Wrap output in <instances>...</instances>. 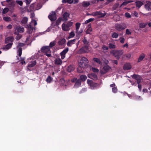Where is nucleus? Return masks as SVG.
Masks as SVG:
<instances>
[{"label":"nucleus","mask_w":151,"mask_h":151,"mask_svg":"<svg viewBox=\"0 0 151 151\" xmlns=\"http://www.w3.org/2000/svg\"><path fill=\"white\" fill-rule=\"evenodd\" d=\"M110 53L115 57L117 60H119L121 56L123 54V50H113L110 51Z\"/></svg>","instance_id":"nucleus-1"},{"label":"nucleus","mask_w":151,"mask_h":151,"mask_svg":"<svg viewBox=\"0 0 151 151\" xmlns=\"http://www.w3.org/2000/svg\"><path fill=\"white\" fill-rule=\"evenodd\" d=\"M40 50L48 57L51 56V51L50 49L47 46H43L41 48Z\"/></svg>","instance_id":"nucleus-2"},{"label":"nucleus","mask_w":151,"mask_h":151,"mask_svg":"<svg viewBox=\"0 0 151 151\" xmlns=\"http://www.w3.org/2000/svg\"><path fill=\"white\" fill-rule=\"evenodd\" d=\"M88 62V59L83 57L81 58L79 63V65L83 67H87Z\"/></svg>","instance_id":"nucleus-3"},{"label":"nucleus","mask_w":151,"mask_h":151,"mask_svg":"<svg viewBox=\"0 0 151 151\" xmlns=\"http://www.w3.org/2000/svg\"><path fill=\"white\" fill-rule=\"evenodd\" d=\"M126 27V24L123 23L120 24H116L115 25V29L118 31L123 30L125 29Z\"/></svg>","instance_id":"nucleus-4"},{"label":"nucleus","mask_w":151,"mask_h":151,"mask_svg":"<svg viewBox=\"0 0 151 151\" xmlns=\"http://www.w3.org/2000/svg\"><path fill=\"white\" fill-rule=\"evenodd\" d=\"M92 15L94 16H98V18H100L104 17L106 15V13L105 12H104V13H102L101 11H96Z\"/></svg>","instance_id":"nucleus-5"},{"label":"nucleus","mask_w":151,"mask_h":151,"mask_svg":"<svg viewBox=\"0 0 151 151\" xmlns=\"http://www.w3.org/2000/svg\"><path fill=\"white\" fill-rule=\"evenodd\" d=\"M131 77L133 79H135L137 84L140 83L142 78L141 76L136 74H134L131 76Z\"/></svg>","instance_id":"nucleus-6"},{"label":"nucleus","mask_w":151,"mask_h":151,"mask_svg":"<svg viewBox=\"0 0 151 151\" xmlns=\"http://www.w3.org/2000/svg\"><path fill=\"white\" fill-rule=\"evenodd\" d=\"M89 52L88 47L87 46H85L80 48L79 50V53L82 54L85 53H88Z\"/></svg>","instance_id":"nucleus-7"},{"label":"nucleus","mask_w":151,"mask_h":151,"mask_svg":"<svg viewBox=\"0 0 151 151\" xmlns=\"http://www.w3.org/2000/svg\"><path fill=\"white\" fill-rule=\"evenodd\" d=\"M48 18L51 21H54L56 19V13L55 12H52L48 16Z\"/></svg>","instance_id":"nucleus-8"},{"label":"nucleus","mask_w":151,"mask_h":151,"mask_svg":"<svg viewBox=\"0 0 151 151\" xmlns=\"http://www.w3.org/2000/svg\"><path fill=\"white\" fill-rule=\"evenodd\" d=\"M68 48H67L60 52V55H61V59H63L65 58V55L68 52Z\"/></svg>","instance_id":"nucleus-9"},{"label":"nucleus","mask_w":151,"mask_h":151,"mask_svg":"<svg viewBox=\"0 0 151 151\" xmlns=\"http://www.w3.org/2000/svg\"><path fill=\"white\" fill-rule=\"evenodd\" d=\"M27 32L29 34L32 33L34 29V27L32 26L30 24L27 25Z\"/></svg>","instance_id":"nucleus-10"},{"label":"nucleus","mask_w":151,"mask_h":151,"mask_svg":"<svg viewBox=\"0 0 151 151\" xmlns=\"http://www.w3.org/2000/svg\"><path fill=\"white\" fill-rule=\"evenodd\" d=\"M12 45V43H8L3 47L1 49L5 50H8L11 47Z\"/></svg>","instance_id":"nucleus-11"},{"label":"nucleus","mask_w":151,"mask_h":151,"mask_svg":"<svg viewBox=\"0 0 151 151\" xmlns=\"http://www.w3.org/2000/svg\"><path fill=\"white\" fill-rule=\"evenodd\" d=\"M131 65L129 63H127L124 65L123 67V69L124 70H128L131 68Z\"/></svg>","instance_id":"nucleus-12"},{"label":"nucleus","mask_w":151,"mask_h":151,"mask_svg":"<svg viewBox=\"0 0 151 151\" xmlns=\"http://www.w3.org/2000/svg\"><path fill=\"white\" fill-rule=\"evenodd\" d=\"M91 89H94L99 88V84L98 83H96L93 82L90 85Z\"/></svg>","instance_id":"nucleus-13"},{"label":"nucleus","mask_w":151,"mask_h":151,"mask_svg":"<svg viewBox=\"0 0 151 151\" xmlns=\"http://www.w3.org/2000/svg\"><path fill=\"white\" fill-rule=\"evenodd\" d=\"M55 64L56 65H61L62 64V61L60 58H57L55 60Z\"/></svg>","instance_id":"nucleus-14"},{"label":"nucleus","mask_w":151,"mask_h":151,"mask_svg":"<svg viewBox=\"0 0 151 151\" xmlns=\"http://www.w3.org/2000/svg\"><path fill=\"white\" fill-rule=\"evenodd\" d=\"M93 61L99 65H101L102 64V63L100 59L98 58H93Z\"/></svg>","instance_id":"nucleus-15"},{"label":"nucleus","mask_w":151,"mask_h":151,"mask_svg":"<svg viewBox=\"0 0 151 151\" xmlns=\"http://www.w3.org/2000/svg\"><path fill=\"white\" fill-rule=\"evenodd\" d=\"M76 40V39H74L73 40L68 41L67 44V46L68 47H71V45L75 43V42Z\"/></svg>","instance_id":"nucleus-16"},{"label":"nucleus","mask_w":151,"mask_h":151,"mask_svg":"<svg viewBox=\"0 0 151 151\" xmlns=\"http://www.w3.org/2000/svg\"><path fill=\"white\" fill-rule=\"evenodd\" d=\"M14 40V38L12 37H9L5 39V42L6 43H8L9 42H12Z\"/></svg>","instance_id":"nucleus-17"},{"label":"nucleus","mask_w":151,"mask_h":151,"mask_svg":"<svg viewBox=\"0 0 151 151\" xmlns=\"http://www.w3.org/2000/svg\"><path fill=\"white\" fill-rule=\"evenodd\" d=\"M60 83L62 86H67V81H65L63 78H61L60 81Z\"/></svg>","instance_id":"nucleus-18"},{"label":"nucleus","mask_w":151,"mask_h":151,"mask_svg":"<svg viewBox=\"0 0 151 151\" xmlns=\"http://www.w3.org/2000/svg\"><path fill=\"white\" fill-rule=\"evenodd\" d=\"M62 29L64 31H67L69 30V26H68V24L65 25L64 24H62Z\"/></svg>","instance_id":"nucleus-19"},{"label":"nucleus","mask_w":151,"mask_h":151,"mask_svg":"<svg viewBox=\"0 0 151 151\" xmlns=\"http://www.w3.org/2000/svg\"><path fill=\"white\" fill-rule=\"evenodd\" d=\"M15 30H17L18 32L22 33L24 32V29L23 27H16Z\"/></svg>","instance_id":"nucleus-20"},{"label":"nucleus","mask_w":151,"mask_h":151,"mask_svg":"<svg viewBox=\"0 0 151 151\" xmlns=\"http://www.w3.org/2000/svg\"><path fill=\"white\" fill-rule=\"evenodd\" d=\"M82 82L79 79H78L76 82L75 83V85H74V87L75 88H78L80 87L81 84V83Z\"/></svg>","instance_id":"nucleus-21"},{"label":"nucleus","mask_w":151,"mask_h":151,"mask_svg":"<svg viewBox=\"0 0 151 151\" xmlns=\"http://www.w3.org/2000/svg\"><path fill=\"white\" fill-rule=\"evenodd\" d=\"M85 68V67H83L79 65L78 67L77 68V72L80 73H83V70Z\"/></svg>","instance_id":"nucleus-22"},{"label":"nucleus","mask_w":151,"mask_h":151,"mask_svg":"<svg viewBox=\"0 0 151 151\" xmlns=\"http://www.w3.org/2000/svg\"><path fill=\"white\" fill-rule=\"evenodd\" d=\"M36 63V61H31L28 65V67H32L34 66Z\"/></svg>","instance_id":"nucleus-23"},{"label":"nucleus","mask_w":151,"mask_h":151,"mask_svg":"<svg viewBox=\"0 0 151 151\" xmlns=\"http://www.w3.org/2000/svg\"><path fill=\"white\" fill-rule=\"evenodd\" d=\"M87 78L85 75H81L79 79L81 81H85Z\"/></svg>","instance_id":"nucleus-24"},{"label":"nucleus","mask_w":151,"mask_h":151,"mask_svg":"<svg viewBox=\"0 0 151 151\" xmlns=\"http://www.w3.org/2000/svg\"><path fill=\"white\" fill-rule=\"evenodd\" d=\"M70 16V14L69 13L67 12H65L63 15V18L65 20H67L68 18Z\"/></svg>","instance_id":"nucleus-25"},{"label":"nucleus","mask_w":151,"mask_h":151,"mask_svg":"<svg viewBox=\"0 0 151 151\" xmlns=\"http://www.w3.org/2000/svg\"><path fill=\"white\" fill-rule=\"evenodd\" d=\"M66 40L64 38L62 39L58 42V44L60 45H63L65 44Z\"/></svg>","instance_id":"nucleus-26"},{"label":"nucleus","mask_w":151,"mask_h":151,"mask_svg":"<svg viewBox=\"0 0 151 151\" xmlns=\"http://www.w3.org/2000/svg\"><path fill=\"white\" fill-rule=\"evenodd\" d=\"M135 4L136 7L138 8L140 7L143 4V3L140 1L136 2Z\"/></svg>","instance_id":"nucleus-27"},{"label":"nucleus","mask_w":151,"mask_h":151,"mask_svg":"<svg viewBox=\"0 0 151 151\" xmlns=\"http://www.w3.org/2000/svg\"><path fill=\"white\" fill-rule=\"evenodd\" d=\"M90 4L89 2L83 1L82 3V5L83 7H88Z\"/></svg>","instance_id":"nucleus-28"},{"label":"nucleus","mask_w":151,"mask_h":151,"mask_svg":"<svg viewBox=\"0 0 151 151\" xmlns=\"http://www.w3.org/2000/svg\"><path fill=\"white\" fill-rule=\"evenodd\" d=\"M145 57V55L143 54H142L140 56H139L138 58V62H139L141 61Z\"/></svg>","instance_id":"nucleus-29"},{"label":"nucleus","mask_w":151,"mask_h":151,"mask_svg":"<svg viewBox=\"0 0 151 151\" xmlns=\"http://www.w3.org/2000/svg\"><path fill=\"white\" fill-rule=\"evenodd\" d=\"M28 21V18L26 17H24L22 19L21 22L23 24H26Z\"/></svg>","instance_id":"nucleus-30"},{"label":"nucleus","mask_w":151,"mask_h":151,"mask_svg":"<svg viewBox=\"0 0 151 151\" xmlns=\"http://www.w3.org/2000/svg\"><path fill=\"white\" fill-rule=\"evenodd\" d=\"M110 68V67L108 65H105L103 68V69L104 70L105 73L108 72L109 69Z\"/></svg>","instance_id":"nucleus-31"},{"label":"nucleus","mask_w":151,"mask_h":151,"mask_svg":"<svg viewBox=\"0 0 151 151\" xmlns=\"http://www.w3.org/2000/svg\"><path fill=\"white\" fill-rule=\"evenodd\" d=\"M56 44V42L55 41H52L49 44V46H47L51 48L54 47Z\"/></svg>","instance_id":"nucleus-32"},{"label":"nucleus","mask_w":151,"mask_h":151,"mask_svg":"<svg viewBox=\"0 0 151 151\" xmlns=\"http://www.w3.org/2000/svg\"><path fill=\"white\" fill-rule=\"evenodd\" d=\"M111 37L113 38L117 39L118 37V34L116 32H114L111 34Z\"/></svg>","instance_id":"nucleus-33"},{"label":"nucleus","mask_w":151,"mask_h":151,"mask_svg":"<svg viewBox=\"0 0 151 151\" xmlns=\"http://www.w3.org/2000/svg\"><path fill=\"white\" fill-rule=\"evenodd\" d=\"M109 47L110 49H114L116 48V46L112 43H110L109 44Z\"/></svg>","instance_id":"nucleus-34"},{"label":"nucleus","mask_w":151,"mask_h":151,"mask_svg":"<svg viewBox=\"0 0 151 151\" xmlns=\"http://www.w3.org/2000/svg\"><path fill=\"white\" fill-rule=\"evenodd\" d=\"M74 69V68L73 66L70 65L68 66L67 68V71L68 72H70L71 71L73 70Z\"/></svg>","instance_id":"nucleus-35"},{"label":"nucleus","mask_w":151,"mask_h":151,"mask_svg":"<svg viewBox=\"0 0 151 151\" xmlns=\"http://www.w3.org/2000/svg\"><path fill=\"white\" fill-rule=\"evenodd\" d=\"M81 25V24L77 22L76 23V32H78V31L79 28L80 27V26Z\"/></svg>","instance_id":"nucleus-36"},{"label":"nucleus","mask_w":151,"mask_h":151,"mask_svg":"<svg viewBox=\"0 0 151 151\" xmlns=\"http://www.w3.org/2000/svg\"><path fill=\"white\" fill-rule=\"evenodd\" d=\"M92 31V28H88L87 30L86 31V35L90 34V33Z\"/></svg>","instance_id":"nucleus-37"},{"label":"nucleus","mask_w":151,"mask_h":151,"mask_svg":"<svg viewBox=\"0 0 151 151\" xmlns=\"http://www.w3.org/2000/svg\"><path fill=\"white\" fill-rule=\"evenodd\" d=\"M3 19L6 22H9L11 21V19L9 17H4L3 18Z\"/></svg>","instance_id":"nucleus-38"},{"label":"nucleus","mask_w":151,"mask_h":151,"mask_svg":"<svg viewBox=\"0 0 151 151\" xmlns=\"http://www.w3.org/2000/svg\"><path fill=\"white\" fill-rule=\"evenodd\" d=\"M132 2V1H125L122 3V5H121V6H122L126 5L127 4H128L130 2Z\"/></svg>","instance_id":"nucleus-39"},{"label":"nucleus","mask_w":151,"mask_h":151,"mask_svg":"<svg viewBox=\"0 0 151 151\" xmlns=\"http://www.w3.org/2000/svg\"><path fill=\"white\" fill-rule=\"evenodd\" d=\"M94 20V18H90L87 20L85 22L84 24H87L90 22H93Z\"/></svg>","instance_id":"nucleus-40"},{"label":"nucleus","mask_w":151,"mask_h":151,"mask_svg":"<svg viewBox=\"0 0 151 151\" xmlns=\"http://www.w3.org/2000/svg\"><path fill=\"white\" fill-rule=\"evenodd\" d=\"M22 49L21 47H19L18 50V55L20 57L22 54Z\"/></svg>","instance_id":"nucleus-41"},{"label":"nucleus","mask_w":151,"mask_h":151,"mask_svg":"<svg viewBox=\"0 0 151 151\" xmlns=\"http://www.w3.org/2000/svg\"><path fill=\"white\" fill-rule=\"evenodd\" d=\"M61 21V19L60 18H59L56 21L55 25L58 26L60 24Z\"/></svg>","instance_id":"nucleus-42"},{"label":"nucleus","mask_w":151,"mask_h":151,"mask_svg":"<svg viewBox=\"0 0 151 151\" xmlns=\"http://www.w3.org/2000/svg\"><path fill=\"white\" fill-rule=\"evenodd\" d=\"M74 36V33L73 32H72L70 33L69 36H68V38L69 39L72 38Z\"/></svg>","instance_id":"nucleus-43"},{"label":"nucleus","mask_w":151,"mask_h":151,"mask_svg":"<svg viewBox=\"0 0 151 151\" xmlns=\"http://www.w3.org/2000/svg\"><path fill=\"white\" fill-rule=\"evenodd\" d=\"M52 81V78L51 77L49 76H48V77H47V78L46 79V81L47 82L49 83H50Z\"/></svg>","instance_id":"nucleus-44"},{"label":"nucleus","mask_w":151,"mask_h":151,"mask_svg":"<svg viewBox=\"0 0 151 151\" xmlns=\"http://www.w3.org/2000/svg\"><path fill=\"white\" fill-rule=\"evenodd\" d=\"M9 11V9L8 8H5L2 11V13L5 14L8 12Z\"/></svg>","instance_id":"nucleus-45"},{"label":"nucleus","mask_w":151,"mask_h":151,"mask_svg":"<svg viewBox=\"0 0 151 151\" xmlns=\"http://www.w3.org/2000/svg\"><path fill=\"white\" fill-rule=\"evenodd\" d=\"M82 42L83 44L86 45H88L89 43V42L87 41L85 37H84V38H83L82 40Z\"/></svg>","instance_id":"nucleus-46"},{"label":"nucleus","mask_w":151,"mask_h":151,"mask_svg":"<svg viewBox=\"0 0 151 151\" xmlns=\"http://www.w3.org/2000/svg\"><path fill=\"white\" fill-rule=\"evenodd\" d=\"M145 8L146 10L148 11H149L151 10L150 6H149L147 5H145Z\"/></svg>","instance_id":"nucleus-47"},{"label":"nucleus","mask_w":151,"mask_h":151,"mask_svg":"<svg viewBox=\"0 0 151 151\" xmlns=\"http://www.w3.org/2000/svg\"><path fill=\"white\" fill-rule=\"evenodd\" d=\"M126 35H130L132 34V33L128 29H127L126 30Z\"/></svg>","instance_id":"nucleus-48"},{"label":"nucleus","mask_w":151,"mask_h":151,"mask_svg":"<svg viewBox=\"0 0 151 151\" xmlns=\"http://www.w3.org/2000/svg\"><path fill=\"white\" fill-rule=\"evenodd\" d=\"M16 2L17 3L19 4L20 6H22V5H23V2H22L21 1H19V0H17L16 1Z\"/></svg>","instance_id":"nucleus-49"},{"label":"nucleus","mask_w":151,"mask_h":151,"mask_svg":"<svg viewBox=\"0 0 151 151\" xmlns=\"http://www.w3.org/2000/svg\"><path fill=\"white\" fill-rule=\"evenodd\" d=\"M34 4H31L30 6V10L31 11H33L34 10Z\"/></svg>","instance_id":"nucleus-50"},{"label":"nucleus","mask_w":151,"mask_h":151,"mask_svg":"<svg viewBox=\"0 0 151 151\" xmlns=\"http://www.w3.org/2000/svg\"><path fill=\"white\" fill-rule=\"evenodd\" d=\"M112 92L114 93H116L117 92V87H116L112 88Z\"/></svg>","instance_id":"nucleus-51"},{"label":"nucleus","mask_w":151,"mask_h":151,"mask_svg":"<svg viewBox=\"0 0 151 151\" xmlns=\"http://www.w3.org/2000/svg\"><path fill=\"white\" fill-rule=\"evenodd\" d=\"M109 47L105 45H103L102 47V49L104 50H108L109 48Z\"/></svg>","instance_id":"nucleus-52"},{"label":"nucleus","mask_w":151,"mask_h":151,"mask_svg":"<svg viewBox=\"0 0 151 151\" xmlns=\"http://www.w3.org/2000/svg\"><path fill=\"white\" fill-rule=\"evenodd\" d=\"M120 42L122 43H123L125 41V39L123 37H121L120 38Z\"/></svg>","instance_id":"nucleus-53"},{"label":"nucleus","mask_w":151,"mask_h":151,"mask_svg":"<svg viewBox=\"0 0 151 151\" xmlns=\"http://www.w3.org/2000/svg\"><path fill=\"white\" fill-rule=\"evenodd\" d=\"M125 16L126 17L129 18L131 17V15L129 14L128 12H126L125 14Z\"/></svg>","instance_id":"nucleus-54"},{"label":"nucleus","mask_w":151,"mask_h":151,"mask_svg":"<svg viewBox=\"0 0 151 151\" xmlns=\"http://www.w3.org/2000/svg\"><path fill=\"white\" fill-rule=\"evenodd\" d=\"M92 71L94 72H98L99 71L98 69L94 68H92Z\"/></svg>","instance_id":"nucleus-55"},{"label":"nucleus","mask_w":151,"mask_h":151,"mask_svg":"<svg viewBox=\"0 0 151 151\" xmlns=\"http://www.w3.org/2000/svg\"><path fill=\"white\" fill-rule=\"evenodd\" d=\"M78 80L77 78H74L71 80V82L73 83H75Z\"/></svg>","instance_id":"nucleus-56"},{"label":"nucleus","mask_w":151,"mask_h":151,"mask_svg":"<svg viewBox=\"0 0 151 151\" xmlns=\"http://www.w3.org/2000/svg\"><path fill=\"white\" fill-rule=\"evenodd\" d=\"M138 87L139 91L141 92L142 90V85L140 83L138 84Z\"/></svg>","instance_id":"nucleus-57"},{"label":"nucleus","mask_w":151,"mask_h":151,"mask_svg":"<svg viewBox=\"0 0 151 151\" xmlns=\"http://www.w3.org/2000/svg\"><path fill=\"white\" fill-rule=\"evenodd\" d=\"M26 4H27V6H28L30 2H31V0H26Z\"/></svg>","instance_id":"nucleus-58"},{"label":"nucleus","mask_w":151,"mask_h":151,"mask_svg":"<svg viewBox=\"0 0 151 151\" xmlns=\"http://www.w3.org/2000/svg\"><path fill=\"white\" fill-rule=\"evenodd\" d=\"M146 4H145V5H147L149 6H151V2L150 1H147L146 2Z\"/></svg>","instance_id":"nucleus-59"},{"label":"nucleus","mask_w":151,"mask_h":151,"mask_svg":"<svg viewBox=\"0 0 151 151\" xmlns=\"http://www.w3.org/2000/svg\"><path fill=\"white\" fill-rule=\"evenodd\" d=\"M24 44L23 43H19L18 44V47H23L24 46Z\"/></svg>","instance_id":"nucleus-60"},{"label":"nucleus","mask_w":151,"mask_h":151,"mask_svg":"<svg viewBox=\"0 0 151 151\" xmlns=\"http://www.w3.org/2000/svg\"><path fill=\"white\" fill-rule=\"evenodd\" d=\"M87 82L90 85L93 83L92 80L89 79H88L87 81Z\"/></svg>","instance_id":"nucleus-61"},{"label":"nucleus","mask_w":151,"mask_h":151,"mask_svg":"<svg viewBox=\"0 0 151 151\" xmlns=\"http://www.w3.org/2000/svg\"><path fill=\"white\" fill-rule=\"evenodd\" d=\"M21 37H22V36L21 35H17V36H16V39L17 40H19L20 39H21Z\"/></svg>","instance_id":"nucleus-62"},{"label":"nucleus","mask_w":151,"mask_h":151,"mask_svg":"<svg viewBox=\"0 0 151 151\" xmlns=\"http://www.w3.org/2000/svg\"><path fill=\"white\" fill-rule=\"evenodd\" d=\"M67 3L69 4H71L73 3V0H67Z\"/></svg>","instance_id":"nucleus-63"},{"label":"nucleus","mask_w":151,"mask_h":151,"mask_svg":"<svg viewBox=\"0 0 151 151\" xmlns=\"http://www.w3.org/2000/svg\"><path fill=\"white\" fill-rule=\"evenodd\" d=\"M126 57L127 59H129L130 58L131 55L129 54H128L126 55Z\"/></svg>","instance_id":"nucleus-64"}]
</instances>
